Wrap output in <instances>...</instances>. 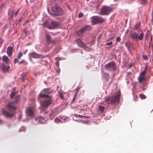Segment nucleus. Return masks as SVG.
<instances>
[{
  "label": "nucleus",
  "instance_id": "nucleus-1",
  "mask_svg": "<svg viewBox=\"0 0 153 153\" xmlns=\"http://www.w3.org/2000/svg\"><path fill=\"white\" fill-rule=\"evenodd\" d=\"M50 93V92L48 89H45L41 91L38 96L39 98L40 97H48L47 99L45 100L42 102V103H41L40 108L41 110H43L46 109L49 105L51 103L52 98L48 96V94Z\"/></svg>",
  "mask_w": 153,
  "mask_h": 153
},
{
  "label": "nucleus",
  "instance_id": "nucleus-2",
  "mask_svg": "<svg viewBox=\"0 0 153 153\" xmlns=\"http://www.w3.org/2000/svg\"><path fill=\"white\" fill-rule=\"evenodd\" d=\"M19 98V97L18 96L17 99L15 101L13 102H10L8 104L7 106V108L8 109L13 112L16 110V108L15 106V105L18 102Z\"/></svg>",
  "mask_w": 153,
  "mask_h": 153
},
{
  "label": "nucleus",
  "instance_id": "nucleus-3",
  "mask_svg": "<svg viewBox=\"0 0 153 153\" xmlns=\"http://www.w3.org/2000/svg\"><path fill=\"white\" fill-rule=\"evenodd\" d=\"M105 68L107 71H113L116 69L117 67L114 62H111L106 64Z\"/></svg>",
  "mask_w": 153,
  "mask_h": 153
},
{
  "label": "nucleus",
  "instance_id": "nucleus-4",
  "mask_svg": "<svg viewBox=\"0 0 153 153\" xmlns=\"http://www.w3.org/2000/svg\"><path fill=\"white\" fill-rule=\"evenodd\" d=\"M52 12L54 15L59 16L62 13L61 9L57 5L53 6L51 8Z\"/></svg>",
  "mask_w": 153,
  "mask_h": 153
},
{
  "label": "nucleus",
  "instance_id": "nucleus-5",
  "mask_svg": "<svg viewBox=\"0 0 153 153\" xmlns=\"http://www.w3.org/2000/svg\"><path fill=\"white\" fill-rule=\"evenodd\" d=\"M112 8L109 7L104 6L101 9V13L102 15H108L111 11Z\"/></svg>",
  "mask_w": 153,
  "mask_h": 153
},
{
  "label": "nucleus",
  "instance_id": "nucleus-6",
  "mask_svg": "<svg viewBox=\"0 0 153 153\" xmlns=\"http://www.w3.org/2000/svg\"><path fill=\"white\" fill-rule=\"evenodd\" d=\"M26 114L27 116L33 118L34 117V113L33 109L32 107H30L27 108L26 111Z\"/></svg>",
  "mask_w": 153,
  "mask_h": 153
},
{
  "label": "nucleus",
  "instance_id": "nucleus-7",
  "mask_svg": "<svg viewBox=\"0 0 153 153\" xmlns=\"http://www.w3.org/2000/svg\"><path fill=\"white\" fill-rule=\"evenodd\" d=\"M104 21L103 19L98 16L93 17L92 20V22L94 24L99 22H102Z\"/></svg>",
  "mask_w": 153,
  "mask_h": 153
},
{
  "label": "nucleus",
  "instance_id": "nucleus-8",
  "mask_svg": "<svg viewBox=\"0 0 153 153\" xmlns=\"http://www.w3.org/2000/svg\"><path fill=\"white\" fill-rule=\"evenodd\" d=\"M75 42L77 45L79 47L83 49L86 48V45L80 39H78L75 40Z\"/></svg>",
  "mask_w": 153,
  "mask_h": 153
},
{
  "label": "nucleus",
  "instance_id": "nucleus-9",
  "mask_svg": "<svg viewBox=\"0 0 153 153\" xmlns=\"http://www.w3.org/2000/svg\"><path fill=\"white\" fill-rule=\"evenodd\" d=\"M120 91L116 94L114 97L112 98L111 101V103H114L115 102H118L120 98Z\"/></svg>",
  "mask_w": 153,
  "mask_h": 153
},
{
  "label": "nucleus",
  "instance_id": "nucleus-10",
  "mask_svg": "<svg viewBox=\"0 0 153 153\" xmlns=\"http://www.w3.org/2000/svg\"><path fill=\"white\" fill-rule=\"evenodd\" d=\"M147 67H146L144 71L141 72L140 75V76L138 77V80L139 82L143 81L145 78V74L146 72V69Z\"/></svg>",
  "mask_w": 153,
  "mask_h": 153
},
{
  "label": "nucleus",
  "instance_id": "nucleus-11",
  "mask_svg": "<svg viewBox=\"0 0 153 153\" xmlns=\"http://www.w3.org/2000/svg\"><path fill=\"white\" fill-rule=\"evenodd\" d=\"M59 25V23L57 22L52 21L48 27V28L50 29H53L56 28Z\"/></svg>",
  "mask_w": 153,
  "mask_h": 153
},
{
  "label": "nucleus",
  "instance_id": "nucleus-12",
  "mask_svg": "<svg viewBox=\"0 0 153 153\" xmlns=\"http://www.w3.org/2000/svg\"><path fill=\"white\" fill-rule=\"evenodd\" d=\"M88 29L87 26H85L82 27L80 30H78L76 32L77 35L79 36H82L84 32Z\"/></svg>",
  "mask_w": 153,
  "mask_h": 153
},
{
  "label": "nucleus",
  "instance_id": "nucleus-13",
  "mask_svg": "<svg viewBox=\"0 0 153 153\" xmlns=\"http://www.w3.org/2000/svg\"><path fill=\"white\" fill-rule=\"evenodd\" d=\"M3 114L7 117H12L14 115V113L13 112L10 113L8 112L5 110L2 109L1 110Z\"/></svg>",
  "mask_w": 153,
  "mask_h": 153
},
{
  "label": "nucleus",
  "instance_id": "nucleus-14",
  "mask_svg": "<svg viewBox=\"0 0 153 153\" xmlns=\"http://www.w3.org/2000/svg\"><path fill=\"white\" fill-rule=\"evenodd\" d=\"M139 35V33H137L134 32H132L130 34L131 38L135 40H137L138 39V37Z\"/></svg>",
  "mask_w": 153,
  "mask_h": 153
},
{
  "label": "nucleus",
  "instance_id": "nucleus-15",
  "mask_svg": "<svg viewBox=\"0 0 153 153\" xmlns=\"http://www.w3.org/2000/svg\"><path fill=\"white\" fill-rule=\"evenodd\" d=\"M28 56L30 59L32 58H37L40 57V55L39 54L34 52L30 53L28 54Z\"/></svg>",
  "mask_w": 153,
  "mask_h": 153
},
{
  "label": "nucleus",
  "instance_id": "nucleus-16",
  "mask_svg": "<svg viewBox=\"0 0 153 153\" xmlns=\"http://www.w3.org/2000/svg\"><path fill=\"white\" fill-rule=\"evenodd\" d=\"M13 48L12 46H9L7 48V53L9 56H11L13 53Z\"/></svg>",
  "mask_w": 153,
  "mask_h": 153
},
{
  "label": "nucleus",
  "instance_id": "nucleus-17",
  "mask_svg": "<svg viewBox=\"0 0 153 153\" xmlns=\"http://www.w3.org/2000/svg\"><path fill=\"white\" fill-rule=\"evenodd\" d=\"M35 120L36 121L38 122L39 123H44L45 121L44 119L40 116H39L38 118H36Z\"/></svg>",
  "mask_w": 153,
  "mask_h": 153
},
{
  "label": "nucleus",
  "instance_id": "nucleus-18",
  "mask_svg": "<svg viewBox=\"0 0 153 153\" xmlns=\"http://www.w3.org/2000/svg\"><path fill=\"white\" fill-rule=\"evenodd\" d=\"M14 10L13 8L9 9L8 11V14L9 16V18L11 19L13 18V13L14 12Z\"/></svg>",
  "mask_w": 153,
  "mask_h": 153
},
{
  "label": "nucleus",
  "instance_id": "nucleus-19",
  "mask_svg": "<svg viewBox=\"0 0 153 153\" xmlns=\"http://www.w3.org/2000/svg\"><path fill=\"white\" fill-rule=\"evenodd\" d=\"M46 40L47 42L48 43H50L52 42V41L51 40L50 36L48 34H46ZM53 43H54V41H52Z\"/></svg>",
  "mask_w": 153,
  "mask_h": 153
},
{
  "label": "nucleus",
  "instance_id": "nucleus-20",
  "mask_svg": "<svg viewBox=\"0 0 153 153\" xmlns=\"http://www.w3.org/2000/svg\"><path fill=\"white\" fill-rule=\"evenodd\" d=\"M9 66L6 67L4 65H3L2 67V69L4 72H7L9 69Z\"/></svg>",
  "mask_w": 153,
  "mask_h": 153
},
{
  "label": "nucleus",
  "instance_id": "nucleus-21",
  "mask_svg": "<svg viewBox=\"0 0 153 153\" xmlns=\"http://www.w3.org/2000/svg\"><path fill=\"white\" fill-rule=\"evenodd\" d=\"M105 110V108L101 106H99L98 108V112L99 114L103 113Z\"/></svg>",
  "mask_w": 153,
  "mask_h": 153
},
{
  "label": "nucleus",
  "instance_id": "nucleus-22",
  "mask_svg": "<svg viewBox=\"0 0 153 153\" xmlns=\"http://www.w3.org/2000/svg\"><path fill=\"white\" fill-rule=\"evenodd\" d=\"M140 83V88L142 90H143L145 89L146 87V86L142 82V81L139 82Z\"/></svg>",
  "mask_w": 153,
  "mask_h": 153
},
{
  "label": "nucleus",
  "instance_id": "nucleus-23",
  "mask_svg": "<svg viewBox=\"0 0 153 153\" xmlns=\"http://www.w3.org/2000/svg\"><path fill=\"white\" fill-rule=\"evenodd\" d=\"M57 114V112L55 111H52L49 114V117H53L55 116L56 114Z\"/></svg>",
  "mask_w": 153,
  "mask_h": 153
},
{
  "label": "nucleus",
  "instance_id": "nucleus-24",
  "mask_svg": "<svg viewBox=\"0 0 153 153\" xmlns=\"http://www.w3.org/2000/svg\"><path fill=\"white\" fill-rule=\"evenodd\" d=\"M126 46L128 49L130 51L132 50L134 48L131 44L129 43H126L125 44Z\"/></svg>",
  "mask_w": 153,
  "mask_h": 153
},
{
  "label": "nucleus",
  "instance_id": "nucleus-25",
  "mask_svg": "<svg viewBox=\"0 0 153 153\" xmlns=\"http://www.w3.org/2000/svg\"><path fill=\"white\" fill-rule=\"evenodd\" d=\"M60 118L61 119V120L62 121V123L63 121H65L66 120H68V118L64 116H60Z\"/></svg>",
  "mask_w": 153,
  "mask_h": 153
},
{
  "label": "nucleus",
  "instance_id": "nucleus-26",
  "mask_svg": "<svg viewBox=\"0 0 153 153\" xmlns=\"http://www.w3.org/2000/svg\"><path fill=\"white\" fill-rule=\"evenodd\" d=\"M49 24H48V21H46L44 22L42 24V26L44 27H47L48 28V27L49 26Z\"/></svg>",
  "mask_w": 153,
  "mask_h": 153
},
{
  "label": "nucleus",
  "instance_id": "nucleus-27",
  "mask_svg": "<svg viewBox=\"0 0 153 153\" xmlns=\"http://www.w3.org/2000/svg\"><path fill=\"white\" fill-rule=\"evenodd\" d=\"M8 58L7 56L4 55L3 56L2 58V61L3 62H7L8 61Z\"/></svg>",
  "mask_w": 153,
  "mask_h": 153
},
{
  "label": "nucleus",
  "instance_id": "nucleus-28",
  "mask_svg": "<svg viewBox=\"0 0 153 153\" xmlns=\"http://www.w3.org/2000/svg\"><path fill=\"white\" fill-rule=\"evenodd\" d=\"M62 121L58 118H56L54 120V121L56 123H62Z\"/></svg>",
  "mask_w": 153,
  "mask_h": 153
},
{
  "label": "nucleus",
  "instance_id": "nucleus-29",
  "mask_svg": "<svg viewBox=\"0 0 153 153\" xmlns=\"http://www.w3.org/2000/svg\"><path fill=\"white\" fill-rule=\"evenodd\" d=\"M111 98L109 97H106L105 98V101L106 102L107 104H108Z\"/></svg>",
  "mask_w": 153,
  "mask_h": 153
},
{
  "label": "nucleus",
  "instance_id": "nucleus-30",
  "mask_svg": "<svg viewBox=\"0 0 153 153\" xmlns=\"http://www.w3.org/2000/svg\"><path fill=\"white\" fill-rule=\"evenodd\" d=\"M143 35H144L143 33L142 32L141 33H140L139 36H138V39L140 40H142L143 39Z\"/></svg>",
  "mask_w": 153,
  "mask_h": 153
},
{
  "label": "nucleus",
  "instance_id": "nucleus-31",
  "mask_svg": "<svg viewBox=\"0 0 153 153\" xmlns=\"http://www.w3.org/2000/svg\"><path fill=\"white\" fill-rule=\"evenodd\" d=\"M140 97L142 99H145L146 98V97L143 94H140Z\"/></svg>",
  "mask_w": 153,
  "mask_h": 153
},
{
  "label": "nucleus",
  "instance_id": "nucleus-32",
  "mask_svg": "<svg viewBox=\"0 0 153 153\" xmlns=\"http://www.w3.org/2000/svg\"><path fill=\"white\" fill-rule=\"evenodd\" d=\"M16 94V93L15 92H11L10 94V97L13 98V97L15 96Z\"/></svg>",
  "mask_w": 153,
  "mask_h": 153
},
{
  "label": "nucleus",
  "instance_id": "nucleus-33",
  "mask_svg": "<svg viewBox=\"0 0 153 153\" xmlns=\"http://www.w3.org/2000/svg\"><path fill=\"white\" fill-rule=\"evenodd\" d=\"M22 52H19L18 53V59H19L20 57H21V56H22Z\"/></svg>",
  "mask_w": 153,
  "mask_h": 153
},
{
  "label": "nucleus",
  "instance_id": "nucleus-34",
  "mask_svg": "<svg viewBox=\"0 0 153 153\" xmlns=\"http://www.w3.org/2000/svg\"><path fill=\"white\" fill-rule=\"evenodd\" d=\"M113 44L112 42H107L106 43V45L107 46L111 45Z\"/></svg>",
  "mask_w": 153,
  "mask_h": 153
},
{
  "label": "nucleus",
  "instance_id": "nucleus-35",
  "mask_svg": "<svg viewBox=\"0 0 153 153\" xmlns=\"http://www.w3.org/2000/svg\"><path fill=\"white\" fill-rule=\"evenodd\" d=\"M137 82H135L133 83L132 85L133 86V88L134 90H135L136 89L135 86L137 84Z\"/></svg>",
  "mask_w": 153,
  "mask_h": 153
},
{
  "label": "nucleus",
  "instance_id": "nucleus-36",
  "mask_svg": "<svg viewBox=\"0 0 153 153\" xmlns=\"http://www.w3.org/2000/svg\"><path fill=\"white\" fill-rule=\"evenodd\" d=\"M20 10V9H18L17 11H16L14 13V15L15 16H17L19 13V11Z\"/></svg>",
  "mask_w": 153,
  "mask_h": 153
},
{
  "label": "nucleus",
  "instance_id": "nucleus-37",
  "mask_svg": "<svg viewBox=\"0 0 153 153\" xmlns=\"http://www.w3.org/2000/svg\"><path fill=\"white\" fill-rule=\"evenodd\" d=\"M19 59H18V58H15L14 59V63L15 64L16 62H18L19 61Z\"/></svg>",
  "mask_w": 153,
  "mask_h": 153
},
{
  "label": "nucleus",
  "instance_id": "nucleus-38",
  "mask_svg": "<svg viewBox=\"0 0 153 153\" xmlns=\"http://www.w3.org/2000/svg\"><path fill=\"white\" fill-rule=\"evenodd\" d=\"M114 39V37H110L107 39V41H109L110 40H112Z\"/></svg>",
  "mask_w": 153,
  "mask_h": 153
},
{
  "label": "nucleus",
  "instance_id": "nucleus-39",
  "mask_svg": "<svg viewBox=\"0 0 153 153\" xmlns=\"http://www.w3.org/2000/svg\"><path fill=\"white\" fill-rule=\"evenodd\" d=\"M139 24H136L134 26V28L135 29H137L139 28Z\"/></svg>",
  "mask_w": 153,
  "mask_h": 153
},
{
  "label": "nucleus",
  "instance_id": "nucleus-40",
  "mask_svg": "<svg viewBox=\"0 0 153 153\" xmlns=\"http://www.w3.org/2000/svg\"><path fill=\"white\" fill-rule=\"evenodd\" d=\"M121 39L120 38V37H117L116 38V41L117 42H119L120 41Z\"/></svg>",
  "mask_w": 153,
  "mask_h": 153
},
{
  "label": "nucleus",
  "instance_id": "nucleus-41",
  "mask_svg": "<svg viewBox=\"0 0 153 153\" xmlns=\"http://www.w3.org/2000/svg\"><path fill=\"white\" fill-rule=\"evenodd\" d=\"M22 114H20L19 115L18 119L19 120H21V119L22 118Z\"/></svg>",
  "mask_w": 153,
  "mask_h": 153
},
{
  "label": "nucleus",
  "instance_id": "nucleus-42",
  "mask_svg": "<svg viewBox=\"0 0 153 153\" xmlns=\"http://www.w3.org/2000/svg\"><path fill=\"white\" fill-rule=\"evenodd\" d=\"M25 63L24 60H22L19 62V64H22Z\"/></svg>",
  "mask_w": 153,
  "mask_h": 153
},
{
  "label": "nucleus",
  "instance_id": "nucleus-43",
  "mask_svg": "<svg viewBox=\"0 0 153 153\" xmlns=\"http://www.w3.org/2000/svg\"><path fill=\"white\" fill-rule=\"evenodd\" d=\"M82 16H83V14L82 13H80L78 15V17L79 18H80V17H82Z\"/></svg>",
  "mask_w": 153,
  "mask_h": 153
},
{
  "label": "nucleus",
  "instance_id": "nucleus-44",
  "mask_svg": "<svg viewBox=\"0 0 153 153\" xmlns=\"http://www.w3.org/2000/svg\"><path fill=\"white\" fill-rule=\"evenodd\" d=\"M56 65L57 67H58L59 65V63L58 61H57L56 63Z\"/></svg>",
  "mask_w": 153,
  "mask_h": 153
},
{
  "label": "nucleus",
  "instance_id": "nucleus-45",
  "mask_svg": "<svg viewBox=\"0 0 153 153\" xmlns=\"http://www.w3.org/2000/svg\"><path fill=\"white\" fill-rule=\"evenodd\" d=\"M143 58L144 59L146 60L147 58V56L146 55L143 56Z\"/></svg>",
  "mask_w": 153,
  "mask_h": 153
},
{
  "label": "nucleus",
  "instance_id": "nucleus-46",
  "mask_svg": "<svg viewBox=\"0 0 153 153\" xmlns=\"http://www.w3.org/2000/svg\"><path fill=\"white\" fill-rule=\"evenodd\" d=\"M3 41L1 40V39H0V47L1 46V44L2 43Z\"/></svg>",
  "mask_w": 153,
  "mask_h": 153
},
{
  "label": "nucleus",
  "instance_id": "nucleus-47",
  "mask_svg": "<svg viewBox=\"0 0 153 153\" xmlns=\"http://www.w3.org/2000/svg\"><path fill=\"white\" fill-rule=\"evenodd\" d=\"M131 74V73L130 72H128L127 73V76H129Z\"/></svg>",
  "mask_w": 153,
  "mask_h": 153
},
{
  "label": "nucleus",
  "instance_id": "nucleus-48",
  "mask_svg": "<svg viewBox=\"0 0 153 153\" xmlns=\"http://www.w3.org/2000/svg\"><path fill=\"white\" fill-rule=\"evenodd\" d=\"M78 117H83V116L82 115H78Z\"/></svg>",
  "mask_w": 153,
  "mask_h": 153
},
{
  "label": "nucleus",
  "instance_id": "nucleus-49",
  "mask_svg": "<svg viewBox=\"0 0 153 153\" xmlns=\"http://www.w3.org/2000/svg\"><path fill=\"white\" fill-rule=\"evenodd\" d=\"M152 21L153 22V10L152 12Z\"/></svg>",
  "mask_w": 153,
  "mask_h": 153
},
{
  "label": "nucleus",
  "instance_id": "nucleus-50",
  "mask_svg": "<svg viewBox=\"0 0 153 153\" xmlns=\"http://www.w3.org/2000/svg\"><path fill=\"white\" fill-rule=\"evenodd\" d=\"M3 123V121L1 120H0V124H2Z\"/></svg>",
  "mask_w": 153,
  "mask_h": 153
},
{
  "label": "nucleus",
  "instance_id": "nucleus-51",
  "mask_svg": "<svg viewBox=\"0 0 153 153\" xmlns=\"http://www.w3.org/2000/svg\"><path fill=\"white\" fill-rule=\"evenodd\" d=\"M143 1V3H145L146 2V0H142Z\"/></svg>",
  "mask_w": 153,
  "mask_h": 153
},
{
  "label": "nucleus",
  "instance_id": "nucleus-52",
  "mask_svg": "<svg viewBox=\"0 0 153 153\" xmlns=\"http://www.w3.org/2000/svg\"><path fill=\"white\" fill-rule=\"evenodd\" d=\"M75 90H76V92L77 93L78 92V88H77L76 89H75Z\"/></svg>",
  "mask_w": 153,
  "mask_h": 153
},
{
  "label": "nucleus",
  "instance_id": "nucleus-53",
  "mask_svg": "<svg viewBox=\"0 0 153 153\" xmlns=\"http://www.w3.org/2000/svg\"><path fill=\"white\" fill-rule=\"evenodd\" d=\"M29 22V20H28L26 21L25 22V23H27V22Z\"/></svg>",
  "mask_w": 153,
  "mask_h": 153
},
{
  "label": "nucleus",
  "instance_id": "nucleus-54",
  "mask_svg": "<svg viewBox=\"0 0 153 153\" xmlns=\"http://www.w3.org/2000/svg\"><path fill=\"white\" fill-rule=\"evenodd\" d=\"M60 97H61V98H62V99L63 98V97L62 96V94L61 95Z\"/></svg>",
  "mask_w": 153,
  "mask_h": 153
},
{
  "label": "nucleus",
  "instance_id": "nucleus-55",
  "mask_svg": "<svg viewBox=\"0 0 153 153\" xmlns=\"http://www.w3.org/2000/svg\"><path fill=\"white\" fill-rule=\"evenodd\" d=\"M126 82L128 84L129 83V81H127V82Z\"/></svg>",
  "mask_w": 153,
  "mask_h": 153
},
{
  "label": "nucleus",
  "instance_id": "nucleus-56",
  "mask_svg": "<svg viewBox=\"0 0 153 153\" xmlns=\"http://www.w3.org/2000/svg\"><path fill=\"white\" fill-rule=\"evenodd\" d=\"M26 120H26H26H23V121H25Z\"/></svg>",
  "mask_w": 153,
  "mask_h": 153
},
{
  "label": "nucleus",
  "instance_id": "nucleus-57",
  "mask_svg": "<svg viewBox=\"0 0 153 153\" xmlns=\"http://www.w3.org/2000/svg\"><path fill=\"white\" fill-rule=\"evenodd\" d=\"M129 79H131V77H129Z\"/></svg>",
  "mask_w": 153,
  "mask_h": 153
},
{
  "label": "nucleus",
  "instance_id": "nucleus-58",
  "mask_svg": "<svg viewBox=\"0 0 153 153\" xmlns=\"http://www.w3.org/2000/svg\"><path fill=\"white\" fill-rule=\"evenodd\" d=\"M58 72H59V71H58Z\"/></svg>",
  "mask_w": 153,
  "mask_h": 153
},
{
  "label": "nucleus",
  "instance_id": "nucleus-59",
  "mask_svg": "<svg viewBox=\"0 0 153 153\" xmlns=\"http://www.w3.org/2000/svg\"><path fill=\"white\" fill-rule=\"evenodd\" d=\"M85 122H86V121Z\"/></svg>",
  "mask_w": 153,
  "mask_h": 153
},
{
  "label": "nucleus",
  "instance_id": "nucleus-60",
  "mask_svg": "<svg viewBox=\"0 0 153 153\" xmlns=\"http://www.w3.org/2000/svg\"><path fill=\"white\" fill-rule=\"evenodd\" d=\"M83 117H86V116H85V117L83 116Z\"/></svg>",
  "mask_w": 153,
  "mask_h": 153
},
{
  "label": "nucleus",
  "instance_id": "nucleus-61",
  "mask_svg": "<svg viewBox=\"0 0 153 153\" xmlns=\"http://www.w3.org/2000/svg\"><path fill=\"white\" fill-rule=\"evenodd\" d=\"M86 0L88 1H89V0Z\"/></svg>",
  "mask_w": 153,
  "mask_h": 153
}]
</instances>
